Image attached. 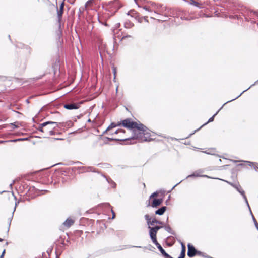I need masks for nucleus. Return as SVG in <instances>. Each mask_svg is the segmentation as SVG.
I'll return each instance as SVG.
<instances>
[{
  "instance_id": "72a5a7b5",
  "label": "nucleus",
  "mask_w": 258,
  "mask_h": 258,
  "mask_svg": "<svg viewBox=\"0 0 258 258\" xmlns=\"http://www.w3.org/2000/svg\"><path fill=\"white\" fill-rule=\"evenodd\" d=\"M254 225L258 230V223L256 221H255Z\"/></svg>"
},
{
  "instance_id": "6ab92c4d",
  "label": "nucleus",
  "mask_w": 258,
  "mask_h": 258,
  "mask_svg": "<svg viewBox=\"0 0 258 258\" xmlns=\"http://www.w3.org/2000/svg\"><path fill=\"white\" fill-rule=\"evenodd\" d=\"M155 223L159 224H163V223L162 222L157 220L155 218H153L152 219L151 223H150V224H151V225H154Z\"/></svg>"
},
{
  "instance_id": "c85d7f7f",
  "label": "nucleus",
  "mask_w": 258,
  "mask_h": 258,
  "mask_svg": "<svg viewBox=\"0 0 258 258\" xmlns=\"http://www.w3.org/2000/svg\"><path fill=\"white\" fill-rule=\"evenodd\" d=\"M157 196V192H155L150 196V198H152V197H155Z\"/></svg>"
},
{
  "instance_id": "a18cd8bd",
  "label": "nucleus",
  "mask_w": 258,
  "mask_h": 258,
  "mask_svg": "<svg viewBox=\"0 0 258 258\" xmlns=\"http://www.w3.org/2000/svg\"><path fill=\"white\" fill-rule=\"evenodd\" d=\"M56 257V258H59L58 255H57Z\"/></svg>"
},
{
  "instance_id": "a19ab883",
  "label": "nucleus",
  "mask_w": 258,
  "mask_h": 258,
  "mask_svg": "<svg viewBox=\"0 0 258 258\" xmlns=\"http://www.w3.org/2000/svg\"><path fill=\"white\" fill-rule=\"evenodd\" d=\"M181 181L179 182L178 183L176 184V185L172 188L173 189L176 186H177L179 183H180Z\"/></svg>"
},
{
  "instance_id": "de8ad7c7",
  "label": "nucleus",
  "mask_w": 258,
  "mask_h": 258,
  "mask_svg": "<svg viewBox=\"0 0 258 258\" xmlns=\"http://www.w3.org/2000/svg\"><path fill=\"white\" fill-rule=\"evenodd\" d=\"M144 186L145 187V184L143 183Z\"/></svg>"
},
{
  "instance_id": "b1692460",
  "label": "nucleus",
  "mask_w": 258,
  "mask_h": 258,
  "mask_svg": "<svg viewBox=\"0 0 258 258\" xmlns=\"http://www.w3.org/2000/svg\"><path fill=\"white\" fill-rule=\"evenodd\" d=\"M200 176L199 174L197 173H194L191 175H188L187 178L191 177H199Z\"/></svg>"
},
{
  "instance_id": "c756f323",
  "label": "nucleus",
  "mask_w": 258,
  "mask_h": 258,
  "mask_svg": "<svg viewBox=\"0 0 258 258\" xmlns=\"http://www.w3.org/2000/svg\"><path fill=\"white\" fill-rule=\"evenodd\" d=\"M249 210H250V212L251 214V215H252V212H251V210H250V207H249ZM252 219H253V221H254V223H255V221H256V220H255V218L254 217V216H253V215H252Z\"/></svg>"
},
{
  "instance_id": "4be33fe9",
  "label": "nucleus",
  "mask_w": 258,
  "mask_h": 258,
  "mask_svg": "<svg viewBox=\"0 0 258 258\" xmlns=\"http://www.w3.org/2000/svg\"><path fill=\"white\" fill-rule=\"evenodd\" d=\"M124 133L125 131L123 130H117L114 133H110V135H113L114 134H117L118 133Z\"/></svg>"
},
{
  "instance_id": "4468645a",
  "label": "nucleus",
  "mask_w": 258,
  "mask_h": 258,
  "mask_svg": "<svg viewBox=\"0 0 258 258\" xmlns=\"http://www.w3.org/2000/svg\"><path fill=\"white\" fill-rule=\"evenodd\" d=\"M188 3H189V4L191 5H194L195 6H196L198 8H201V4L200 3H199L198 2H196L194 0L189 1Z\"/></svg>"
},
{
  "instance_id": "2f4dec72",
  "label": "nucleus",
  "mask_w": 258,
  "mask_h": 258,
  "mask_svg": "<svg viewBox=\"0 0 258 258\" xmlns=\"http://www.w3.org/2000/svg\"><path fill=\"white\" fill-rule=\"evenodd\" d=\"M143 9H144V10H145L146 11H148V12H151V11L150 10H149V9H148V7H143Z\"/></svg>"
},
{
  "instance_id": "f3484780",
  "label": "nucleus",
  "mask_w": 258,
  "mask_h": 258,
  "mask_svg": "<svg viewBox=\"0 0 258 258\" xmlns=\"http://www.w3.org/2000/svg\"><path fill=\"white\" fill-rule=\"evenodd\" d=\"M134 26V24L130 21H126L124 23V27L126 28H131Z\"/></svg>"
},
{
  "instance_id": "6e6552de",
  "label": "nucleus",
  "mask_w": 258,
  "mask_h": 258,
  "mask_svg": "<svg viewBox=\"0 0 258 258\" xmlns=\"http://www.w3.org/2000/svg\"><path fill=\"white\" fill-rule=\"evenodd\" d=\"M149 235L150 237L153 242L154 244L157 243L158 241L156 239V234L157 233L156 232H154V231L151 230V229H149Z\"/></svg>"
},
{
  "instance_id": "393cba45",
  "label": "nucleus",
  "mask_w": 258,
  "mask_h": 258,
  "mask_svg": "<svg viewBox=\"0 0 258 258\" xmlns=\"http://www.w3.org/2000/svg\"><path fill=\"white\" fill-rule=\"evenodd\" d=\"M185 256V251H181L180 255L178 258H184Z\"/></svg>"
},
{
  "instance_id": "cd10ccee",
  "label": "nucleus",
  "mask_w": 258,
  "mask_h": 258,
  "mask_svg": "<svg viewBox=\"0 0 258 258\" xmlns=\"http://www.w3.org/2000/svg\"><path fill=\"white\" fill-rule=\"evenodd\" d=\"M113 74H114V79H115L116 73V68L115 67H113Z\"/></svg>"
},
{
  "instance_id": "4c0bfd02",
  "label": "nucleus",
  "mask_w": 258,
  "mask_h": 258,
  "mask_svg": "<svg viewBox=\"0 0 258 258\" xmlns=\"http://www.w3.org/2000/svg\"><path fill=\"white\" fill-rule=\"evenodd\" d=\"M254 14H255L256 15H258V10L257 11L253 12Z\"/></svg>"
},
{
  "instance_id": "423d86ee",
  "label": "nucleus",
  "mask_w": 258,
  "mask_h": 258,
  "mask_svg": "<svg viewBox=\"0 0 258 258\" xmlns=\"http://www.w3.org/2000/svg\"><path fill=\"white\" fill-rule=\"evenodd\" d=\"M64 5V2H62L60 4L59 9L57 10V15L59 21H60L61 19L62 15L63 12Z\"/></svg>"
},
{
  "instance_id": "f704fd0d",
  "label": "nucleus",
  "mask_w": 258,
  "mask_h": 258,
  "mask_svg": "<svg viewBox=\"0 0 258 258\" xmlns=\"http://www.w3.org/2000/svg\"><path fill=\"white\" fill-rule=\"evenodd\" d=\"M111 212H112V219H113L115 217V213L114 212V211L111 210Z\"/></svg>"
},
{
  "instance_id": "20e7f679",
  "label": "nucleus",
  "mask_w": 258,
  "mask_h": 258,
  "mask_svg": "<svg viewBox=\"0 0 258 258\" xmlns=\"http://www.w3.org/2000/svg\"><path fill=\"white\" fill-rule=\"evenodd\" d=\"M187 247H188L187 255L190 257H194L196 255V253L198 252V251L195 248L194 246L190 245V244H188L187 245Z\"/></svg>"
},
{
  "instance_id": "1a4fd4ad",
  "label": "nucleus",
  "mask_w": 258,
  "mask_h": 258,
  "mask_svg": "<svg viewBox=\"0 0 258 258\" xmlns=\"http://www.w3.org/2000/svg\"><path fill=\"white\" fill-rule=\"evenodd\" d=\"M162 202V199H154L153 200V203L152 204V207H156L157 206L160 205Z\"/></svg>"
},
{
  "instance_id": "49530a36",
  "label": "nucleus",
  "mask_w": 258,
  "mask_h": 258,
  "mask_svg": "<svg viewBox=\"0 0 258 258\" xmlns=\"http://www.w3.org/2000/svg\"><path fill=\"white\" fill-rule=\"evenodd\" d=\"M5 141H1V143H2V142H5Z\"/></svg>"
},
{
  "instance_id": "ddd939ff",
  "label": "nucleus",
  "mask_w": 258,
  "mask_h": 258,
  "mask_svg": "<svg viewBox=\"0 0 258 258\" xmlns=\"http://www.w3.org/2000/svg\"><path fill=\"white\" fill-rule=\"evenodd\" d=\"M245 162L247 163L249 166H253L254 169V170L256 171H258V166H257V164L256 163L251 162H249V161H245Z\"/></svg>"
},
{
  "instance_id": "f8f14e48",
  "label": "nucleus",
  "mask_w": 258,
  "mask_h": 258,
  "mask_svg": "<svg viewBox=\"0 0 258 258\" xmlns=\"http://www.w3.org/2000/svg\"><path fill=\"white\" fill-rule=\"evenodd\" d=\"M120 124H121V123H119V122L118 123H114V122L111 123L108 126V127L107 128V129L104 131V133H105V132H107V131H109L110 130H111L112 128H114V127H115L116 126L120 125Z\"/></svg>"
},
{
  "instance_id": "39448f33",
  "label": "nucleus",
  "mask_w": 258,
  "mask_h": 258,
  "mask_svg": "<svg viewBox=\"0 0 258 258\" xmlns=\"http://www.w3.org/2000/svg\"><path fill=\"white\" fill-rule=\"evenodd\" d=\"M108 5L111 8H113L116 10H118L121 7V5L120 4L119 1L118 0H114L113 1H111L109 2Z\"/></svg>"
},
{
  "instance_id": "f257e3e1",
  "label": "nucleus",
  "mask_w": 258,
  "mask_h": 258,
  "mask_svg": "<svg viewBox=\"0 0 258 258\" xmlns=\"http://www.w3.org/2000/svg\"><path fill=\"white\" fill-rule=\"evenodd\" d=\"M122 124L123 126L132 131V139H138L141 142L153 140L151 131L140 122H134L128 118L123 120Z\"/></svg>"
},
{
  "instance_id": "9b49d317",
  "label": "nucleus",
  "mask_w": 258,
  "mask_h": 258,
  "mask_svg": "<svg viewBox=\"0 0 258 258\" xmlns=\"http://www.w3.org/2000/svg\"><path fill=\"white\" fill-rule=\"evenodd\" d=\"M166 207L165 206L162 207L155 211V214L159 215H162L166 211Z\"/></svg>"
},
{
  "instance_id": "dca6fc26",
  "label": "nucleus",
  "mask_w": 258,
  "mask_h": 258,
  "mask_svg": "<svg viewBox=\"0 0 258 258\" xmlns=\"http://www.w3.org/2000/svg\"><path fill=\"white\" fill-rule=\"evenodd\" d=\"M145 219L147 221V223L149 226L151 225L150 223H151L152 219L150 217L148 214H146L145 215Z\"/></svg>"
},
{
  "instance_id": "7c9ffc66",
  "label": "nucleus",
  "mask_w": 258,
  "mask_h": 258,
  "mask_svg": "<svg viewBox=\"0 0 258 258\" xmlns=\"http://www.w3.org/2000/svg\"><path fill=\"white\" fill-rule=\"evenodd\" d=\"M5 253V250H4L1 255L0 256V258H4Z\"/></svg>"
},
{
  "instance_id": "f03ea898",
  "label": "nucleus",
  "mask_w": 258,
  "mask_h": 258,
  "mask_svg": "<svg viewBox=\"0 0 258 258\" xmlns=\"http://www.w3.org/2000/svg\"><path fill=\"white\" fill-rule=\"evenodd\" d=\"M57 126L58 123L56 122L47 121L39 124L38 130L46 135H53L55 134L54 130Z\"/></svg>"
},
{
  "instance_id": "58836bf2",
  "label": "nucleus",
  "mask_w": 258,
  "mask_h": 258,
  "mask_svg": "<svg viewBox=\"0 0 258 258\" xmlns=\"http://www.w3.org/2000/svg\"><path fill=\"white\" fill-rule=\"evenodd\" d=\"M257 82H258V80H257V81H256V82H255V83H254V84H253L251 85V86H250V87H249L248 88L249 89L251 86H252L254 85V84H255V83H257Z\"/></svg>"
},
{
  "instance_id": "ea45409f",
  "label": "nucleus",
  "mask_w": 258,
  "mask_h": 258,
  "mask_svg": "<svg viewBox=\"0 0 258 258\" xmlns=\"http://www.w3.org/2000/svg\"><path fill=\"white\" fill-rule=\"evenodd\" d=\"M12 125L14 126V128H16L17 127L15 124L12 123Z\"/></svg>"
},
{
  "instance_id": "c9c22d12",
  "label": "nucleus",
  "mask_w": 258,
  "mask_h": 258,
  "mask_svg": "<svg viewBox=\"0 0 258 258\" xmlns=\"http://www.w3.org/2000/svg\"><path fill=\"white\" fill-rule=\"evenodd\" d=\"M144 20H145L146 22H148V19H147V17H144Z\"/></svg>"
},
{
  "instance_id": "a878e982",
  "label": "nucleus",
  "mask_w": 258,
  "mask_h": 258,
  "mask_svg": "<svg viewBox=\"0 0 258 258\" xmlns=\"http://www.w3.org/2000/svg\"><path fill=\"white\" fill-rule=\"evenodd\" d=\"M26 139V138H20V139H16V140H11L10 141L11 142H16V141H17L25 140Z\"/></svg>"
},
{
  "instance_id": "2eb2a0df",
  "label": "nucleus",
  "mask_w": 258,
  "mask_h": 258,
  "mask_svg": "<svg viewBox=\"0 0 258 258\" xmlns=\"http://www.w3.org/2000/svg\"><path fill=\"white\" fill-rule=\"evenodd\" d=\"M94 3V0H89L88 1L85 5V9H87L88 7H92L93 4Z\"/></svg>"
},
{
  "instance_id": "09e8293b",
  "label": "nucleus",
  "mask_w": 258,
  "mask_h": 258,
  "mask_svg": "<svg viewBox=\"0 0 258 258\" xmlns=\"http://www.w3.org/2000/svg\"><path fill=\"white\" fill-rule=\"evenodd\" d=\"M88 121H89V122H90V121H91V120H90V119L88 120Z\"/></svg>"
},
{
  "instance_id": "9d476101",
  "label": "nucleus",
  "mask_w": 258,
  "mask_h": 258,
  "mask_svg": "<svg viewBox=\"0 0 258 258\" xmlns=\"http://www.w3.org/2000/svg\"><path fill=\"white\" fill-rule=\"evenodd\" d=\"M74 223V221L70 218H68L63 222V225L67 227H70Z\"/></svg>"
},
{
  "instance_id": "79ce46f5",
  "label": "nucleus",
  "mask_w": 258,
  "mask_h": 258,
  "mask_svg": "<svg viewBox=\"0 0 258 258\" xmlns=\"http://www.w3.org/2000/svg\"><path fill=\"white\" fill-rule=\"evenodd\" d=\"M3 241V239L0 238V242H2Z\"/></svg>"
},
{
  "instance_id": "412c9836",
  "label": "nucleus",
  "mask_w": 258,
  "mask_h": 258,
  "mask_svg": "<svg viewBox=\"0 0 258 258\" xmlns=\"http://www.w3.org/2000/svg\"><path fill=\"white\" fill-rule=\"evenodd\" d=\"M218 113V111H217L215 114H214L213 115V116H212L211 117H210V118L209 119V120H208V121H207V122H206V123H205V124H207V123H209V122H212V121H213V120H214V117H215V116L217 114V113Z\"/></svg>"
},
{
  "instance_id": "7ed1b4c3",
  "label": "nucleus",
  "mask_w": 258,
  "mask_h": 258,
  "mask_svg": "<svg viewBox=\"0 0 258 258\" xmlns=\"http://www.w3.org/2000/svg\"><path fill=\"white\" fill-rule=\"evenodd\" d=\"M225 181L226 182H227L229 184H230V185H231L232 186H233V187L236 188V190L242 196V197H243V199H244L245 202L246 203L248 208H249V204H248L247 198H246V196L245 195L244 191L241 189V186L239 185V184L238 183H237L236 184H233L232 183L228 182L227 181Z\"/></svg>"
},
{
  "instance_id": "a211bd4d",
  "label": "nucleus",
  "mask_w": 258,
  "mask_h": 258,
  "mask_svg": "<svg viewBox=\"0 0 258 258\" xmlns=\"http://www.w3.org/2000/svg\"><path fill=\"white\" fill-rule=\"evenodd\" d=\"M161 227H162L158 226H155L154 227H151L149 226L148 228L149 229H151V230L154 231V232H156V233H157L158 230H159Z\"/></svg>"
},
{
  "instance_id": "5701e85b",
  "label": "nucleus",
  "mask_w": 258,
  "mask_h": 258,
  "mask_svg": "<svg viewBox=\"0 0 258 258\" xmlns=\"http://www.w3.org/2000/svg\"><path fill=\"white\" fill-rule=\"evenodd\" d=\"M107 140H110V141H113V140H117V141H125V140H126L127 139H114V138H108V137H106V138Z\"/></svg>"
},
{
  "instance_id": "e433bc0d",
  "label": "nucleus",
  "mask_w": 258,
  "mask_h": 258,
  "mask_svg": "<svg viewBox=\"0 0 258 258\" xmlns=\"http://www.w3.org/2000/svg\"><path fill=\"white\" fill-rule=\"evenodd\" d=\"M166 230L168 231H169V230H170V228L169 227H166Z\"/></svg>"
},
{
  "instance_id": "aec40b11",
  "label": "nucleus",
  "mask_w": 258,
  "mask_h": 258,
  "mask_svg": "<svg viewBox=\"0 0 258 258\" xmlns=\"http://www.w3.org/2000/svg\"><path fill=\"white\" fill-rule=\"evenodd\" d=\"M248 89H249V88H247V89H246V90H245L244 91H243V92H242V93H241L239 95H238V96L237 97H236L235 98H234V99H232V100H231L228 101H227V102H226L225 104H223V106L220 108V109L218 111L219 112V110H220L222 109V108L223 107V106L224 105H225V104H226L227 103H228V102H231V101H233V100H235V99H237V98H238L240 96H241V94H242L243 92H245L246 91H247V90H248Z\"/></svg>"
},
{
  "instance_id": "c03bdc74",
  "label": "nucleus",
  "mask_w": 258,
  "mask_h": 258,
  "mask_svg": "<svg viewBox=\"0 0 258 258\" xmlns=\"http://www.w3.org/2000/svg\"><path fill=\"white\" fill-rule=\"evenodd\" d=\"M203 176H204V177H208V178H209V176H208L207 175H204Z\"/></svg>"
},
{
  "instance_id": "0eeeda50",
  "label": "nucleus",
  "mask_w": 258,
  "mask_h": 258,
  "mask_svg": "<svg viewBox=\"0 0 258 258\" xmlns=\"http://www.w3.org/2000/svg\"><path fill=\"white\" fill-rule=\"evenodd\" d=\"M64 107L68 110L77 109L79 108V105L75 103L67 104L64 105Z\"/></svg>"
},
{
  "instance_id": "473e14b6",
  "label": "nucleus",
  "mask_w": 258,
  "mask_h": 258,
  "mask_svg": "<svg viewBox=\"0 0 258 258\" xmlns=\"http://www.w3.org/2000/svg\"><path fill=\"white\" fill-rule=\"evenodd\" d=\"M135 12V11L134 10H131L128 13V15H131L132 14H134Z\"/></svg>"
},
{
  "instance_id": "37998d69",
  "label": "nucleus",
  "mask_w": 258,
  "mask_h": 258,
  "mask_svg": "<svg viewBox=\"0 0 258 258\" xmlns=\"http://www.w3.org/2000/svg\"><path fill=\"white\" fill-rule=\"evenodd\" d=\"M11 220L10 219V221L9 223V226L10 225V224H11Z\"/></svg>"
},
{
  "instance_id": "bb28decb",
  "label": "nucleus",
  "mask_w": 258,
  "mask_h": 258,
  "mask_svg": "<svg viewBox=\"0 0 258 258\" xmlns=\"http://www.w3.org/2000/svg\"><path fill=\"white\" fill-rule=\"evenodd\" d=\"M181 250L185 251L186 248H185V245L183 243H181Z\"/></svg>"
}]
</instances>
